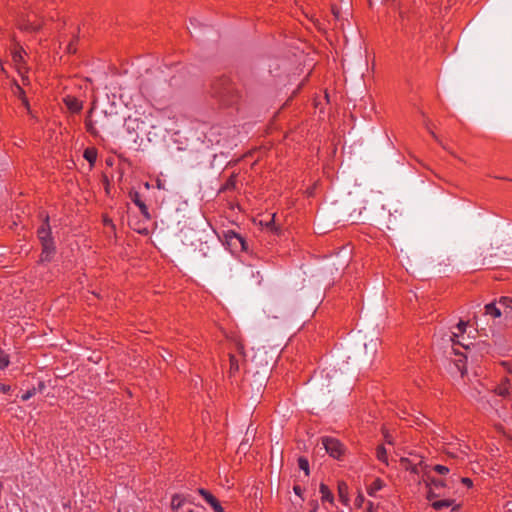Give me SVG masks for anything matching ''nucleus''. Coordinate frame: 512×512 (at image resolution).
Segmentation results:
<instances>
[{"mask_svg":"<svg viewBox=\"0 0 512 512\" xmlns=\"http://www.w3.org/2000/svg\"><path fill=\"white\" fill-rule=\"evenodd\" d=\"M322 445L326 452L333 458H340L344 453V446L335 438L323 437Z\"/></svg>","mask_w":512,"mask_h":512,"instance_id":"1","label":"nucleus"},{"mask_svg":"<svg viewBox=\"0 0 512 512\" xmlns=\"http://www.w3.org/2000/svg\"><path fill=\"white\" fill-rule=\"evenodd\" d=\"M37 236L41 243V246H45V245L49 246V244L55 245L54 239H53L52 233H51V228L49 225V217L48 216H46L45 220L38 228Z\"/></svg>","mask_w":512,"mask_h":512,"instance_id":"2","label":"nucleus"},{"mask_svg":"<svg viewBox=\"0 0 512 512\" xmlns=\"http://www.w3.org/2000/svg\"><path fill=\"white\" fill-rule=\"evenodd\" d=\"M199 493L212 506L215 512H224L218 500L205 489H199Z\"/></svg>","mask_w":512,"mask_h":512,"instance_id":"3","label":"nucleus"},{"mask_svg":"<svg viewBox=\"0 0 512 512\" xmlns=\"http://www.w3.org/2000/svg\"><path fill=\"white\" fill-rule=\"evenodd\" d=\"M64 103L71 112L78 113L82 109V102L76 97L67 96L64 98Z\"/></svg>","mask_w":512,"mask_h":512,"instance_id":"4","label":"nucleus"},{"mask_svg":"<svg viewBox=\"0 0 512 512\" xmlns=\"http://www.w3.org/2000/svg\"><path fill=\"white\" fill-rule=\"evenodd\" d=\"M56 252V247L55 245H50L47 246H42V252H41V255H40V262L41 263H46V262H50L52 259H53V256Z\"/></svg>","mask_w":512,"mask_h":512,"instance_id":"5","label":"nucleus"},{"mask_svg":"<svg viewBox=\"0 0 512 512\" xmlns=\"http://www.w3.org/2000/svg\"><path fill=\"white\" fill-rule=\"evenodd\" d=\"M384 486V482L376 478L373 480V482L367 487V492L370 496H376V492L381 490Z\"/></svg>","mask_w":512,"mask_h":512,"instance_id":"6","label":"nucleus"},{"mask_svg":"<svg viewBox=\"0 0 512 512\" xmlns=\"http://www.w3.org/2000/svg\"><path fill=\"white\" fill-rule=\"evenodd\" d=\"M485 314L490 315L494 318H498L502 315L501 309L495 305V303H489L485 305Z\"/></svg>","mask_w":512,"mask_h":512,"instance_id":"7","label":"nucleus"},{"mask_svg":"<svg viewBox=\"0 0 512 512\" xmlns=\"http://www.w3.org/2000/svg\"><path fill=\"white\" fill-rule=\"evenodd\" d=\"M338 494L342 502L346 503L348 501V486L345 482H339Z\"/></svg>","mask_w":512,"mask_h":512,"instance_id":"8","label":"nucleus"},{"mask_svg":"<svg viewBox=\"0 0 512 512\" xmlns=\"http://www.w3.org/2000/svg\"><path fill=\"white\" fill-rule=\"evenodd\" d=\"M83 156L91 165H93L95 163V161H96V158H97V152L93 148H87L84 151V155Z\"/></svg>","mask_w":512,"mask_h":512,"instance_id":"9","label":"nucleus"},{"mask_svg":"<svg viewBox=\"0 0 512 512\" xmlns=\"http://www.w3.org/2000/svg\"><path fill=\"white\" fill-rule=\"evenodd\" d=\"M85 127L89 134H91L94 137H97L99 135V131L96 129L94 122L87 118L85 120Z\"/></svg>","mask_w":512,"mask_h":512,"instance_id":"10","label":"nucleus"},{"mask_svg":"<svg viewBox=\"0 0 512 512\" xmlns=\"http://www.w3.org/2000/svg\"><path fill=\"white\" fill-rule=\"evenodd\" d=\"M320 493L322 494V499L326 501H333V495L330 492L329 488L325 484L320 485Z\"/></svg>","mask_w":512,"mask_h":512,"instance_id":"11","label":"nucleus"},{"mask_svg":"<svg viewBox=\"0 0 512 512\" xmlns=\"http://www.w3.org/2000/svg\"><path fill=\"white\" fill-rule=\"evenodd\" d=\"M9 363V355L4 350L0 349V369L3 370L7 368Z\"/></svg>","mask_w":512,"mask_h":512,"instance_id":"12","label":"nucleus"},{"mask_svg":"<svg viewBox=\"0 0 512 512\" xmlns=\"http://www.w3.org/2000/svg\"><path fill=\"white\" fill-rule=\"evenodd\" d=\"M452 504L451 500H439L432 504V507L436 510H440L444 507H449Z\"/></svg>","mask_w":512,"mask_h":512,"instance_id":"13","label":"nucleus"},{"mask_svg":"<svg viewBox=\"0 0 512 512\" xmlns=\"http://www.w3.org/2000/svg\"><path fill=\"white\" fill-rule=\"evenodd\" d=\"M377 458L382 462L388 463L387 451L383 446L377 448Z\"/></svg>","mask_w":512,"mask_h":512,"instance_id":"14","label":"nucleus"},{"mask_svg":"<svg viewBox=\"0 0 512 512\" xmlns=\"http://www.w3.org/2000/svg\"><path fill=\"white\" fill-rule=\"evenodd\" d=\"M498 303L500 306L512 309V298L502 296L499 298Z\"/></svg>","mask_w":512,"mask_h":512,"instance_id":"15","label":"nucleus"},{"mask_svg":"<svg viewBox=\"0 0 512 512\" xmlns=\"http://www.w3.org/2000/svg\"><path fill=\"white\" fill-rule=\"evenodd\" d=\"M299 468L309 475V463L306 458L300 457L298 460Z\"/></svg>","mask_w":512,"mask_h":512,"instance_id":"16","label":"nucleus"},{"mask_svg":"<svg viewBox=\"0 0 512 512\" xmlns=\"http://www.w3.org/2000/svg\"><path fill=\"white\" fill-rule=\"evenodd\" d=\"M183 503V499L180 497V495H174L171 501V508L176 510L181 507Z\"/></svg>","mask_w":512,"mask_h":512,"instance_id":"17","label":"nucleus"},{"mask_svg":"<svg viewBox=\"0 0 512 512\" xmlns=\"http://www.w3.org/2000/svg\"><path fill=\"white\" fill-rule=\"evenodd\" d=\"M378 339H371L369 343L365 342L364 347L366 351H370L371 353H374L376 351Z\"/></svg>","mask_w":512,"mask_h":512,"instance_id":"18","label":"nucleus"},{"mask_svg":"<svg viewBox=\"0 0 512 512\" xmlns=\"http://www.w3.org/2000/svg\"><path fill=\"white\" fill-rule=\"evenodd\" d=\"M238 369H239V364H238L237 359L235 358L234 355H230V372L234 373V372L238 371Z\"/></svg>","mask_w":512,"mask_h":512,"instance_id":"19","label":"nucleus"},{"mask_svg":"<svg viewBox=\"0 0 512 512\" xmlns=\"http://www.w3.org/2000/svg\"><path fill=\"white\" fill-rule=\"evenodd\" d=\"M437 473L441 474V475H445L447 474L450 469L447 467V466H444V465H435L434 468H433Z\"/></svg>","mask_w":512,"mask_h":512,"instance_id":"20","label":"nucleus"},{"mask_svg":"<svg viewBox=\"0 0 512 512\" xmlns=\"http://www.w3.org/2000/svg\"><path fill=\"white\" fill-rule=\"evenodd\" d=\"M35 394H36V389L32 388V389L26 391L24 394H22L21 399H22V401H28Z\"/></svg>","mask_w":512,"mask_h":512,"instance_id":"21","label":"nucleus"},{"mask_svg":"<svg viewBox=\"0 0 512 512\" xmlns=\"http://www.w3.org/2000/svg\"><path fill=\"white\" fill-rule=\"evenodd\" d=\"M13 60L16 62V63H20L21 61H23V51L19 50V51H15L13 53Z\"/></svg>","mask_w":512,"mask_h":512,"instance_id":"22","label":"nucleus"},{"mask_svg":"<svg viewBox=\"0 0 512 512\" xmlns=\"http://www.w3.org/2000/svg\"><path fill=\"white\" fill-rule=\"evenodd\" d=\"M431 481V484L435 487V488H441V487H445L446 484L443 480H438V479H430Z\"/></svg>","mask_w":512,"mask_h":512,"instance_id":"23","label":"nucleus"},{"mask_svg":"<svg viewBox=\"0 0 512 512\" xmlns=\"http://www.w3.org/2000/svg\"><path fill=\"white\" fill-rule=\"evenodd\" d=\"M134 202L136 203V205L139 206V208L141 209L142 213L147 215V207L144 205L143 202H141L140 200L138 199H135Z\"/></svg>","mask_w":512,"mask_h":512,"instance_id":"24","label":"nucleus"},{"mask_svg":"<svg viewBox=\"0 0 512 512\" xmlns=\"http://www.w3.org/2000/svg\"><path fill=\"white\" fill-rule=\"evenodd\" d=\"M0 391H1L3 394H8V393H10V391H11V386H10V385H6V384H1V383H0Z\"/></svg>","mask_w":512,"mask_h":512,"instance_id":"25","label":"nucleus"},{"mask_svg":"<svg viewBox=\"0 0 512 512\" xmlns=\"http://www.w3.org/2000/svg\"><path fill=\"white\" fill-rule=\"evenodd\" d=\"M467 326V322L465 321H460L457 325V328L460 332H464L465 331V328Z\"/></svg>","mask_w":512,"mask_h":512,"instance_id":"26","label":"nucleus"},{"mask_svg":"<svg viewBox=\"0 0 512 512\" xmlns=\"http://www.w3.org/2000/svg\"><path fill=\"white\" fill-rule=\"evenodd\" d=\"M461 481L463 484H465L468 487H470L472 485V480L469 478H462Z\"/></svg>","mask_w":512,"mask_h":512,"instance_id":"27","label":"nucleus"},{"mask_svg":"<svg viewBox=\"0 0 512 512\" xmlns=\"http://www.w3.org/2000/svg\"><path fill=\"white\" fill-rule=\"evenodd\" d=\"M504 508H505L506 512H512V502L511 501L507 502L505 504Z\"/></svg>","mask_w":512,"mask_h":512,"instance_id":"28","label":"nucleus"},{"mask_svg":"<svg viewBox=\"0 0 512 512\" xmlns=\"http://www.w3.org/2000/svg\"><path fill=\"white\" fill-rule=\"evenodd\" d=\"M498 393L500 395H502V396H505V395L508 394V389L507 388H500Z\"/></svg>","mask_w":512,"mask_h":512,"instance_id":"29","label":"nucleus"},{"mask_svg":"<svg viewBox=\"0 0 512 512\" xmlns=\"http://www.w3.org/2000/svg\"><path fill=\"white\" fill-rule=\"evenodd\" d=\"M294 492L297 494V495H300L301 494V488L299 486H295L294 487Z\"/></svg>","mask_w":512,"mask_h":512,"instance_id":"30","label":"nucleus"},{"mask_svg":"<svg viewBox=\"0 0 512 512\" xmlns=\"http://www.w3.org/2000/svg\"><path fill=\"white\" fill-rule=\"evenodd\" d=\"M406 468L410 469V470H411L412 472H414V473H417V467H416V465L411 466V467H408V466H407Z\"/></svg>","mask_w":512,"mask_h":512,"instance_id":"31","label":"nucleus"},{"mask_svg":"<svg viewBox=\"0 0 512 512\" xmlns=\"http://www.w3.org/2000/svg\"><path fill=\"white\" fill-rule=\"evenodd\" d=\"M22 101H23V104L25 105V107H26L27 109H29V103H28V100H27L26 98H23V99H22Z\"/></svg>","mask_w":512,"mask_h":512,"instance_id":"32","label":"nucleus"},{"mask_svg":"<svg viewBox=\"0 0 512 512\" xmlns=\"http://www.w3.org/2000/svg\"><path fill=\"white\" fill-rule=\"evenodd\" d=\"M386 442L392 444V438L388 435L385 436Z\"/></svg>","mask_w":512,"mask_h":512,"instance_id":"33","label":"nucleus"},{"mask_svg":"<svg viewBox=\"0 0 512 512\" xmlns=\"http://www.w3.org/2000/svg\"><path fill=\"white\" fill-rule=\"evenodd\" d=\"M155 183H156V187H157V188H160V178H158V177H157V178L155 179Z\"/></svg>","mask_w":512,"mask_h":512,"instance_id":"34","label":"nucleus"},{"mask_svg":"<svg viewBox=\"0 0 512 512\" xmlns=\"http://www.w3.org/2000/svg\"><path fill=\"white\" fill-rule=\"evenodd\" d=\"M401 462L404 463V464H408L409 463V460L407 458H402L401 459Z\"/></svg>","mask_w":512,"mask_h":512,"instance_id":"35","label":"nucleus"},{"mask_svg":"<svg viewBox=\"0 0 512 512\" xmlns=\"http://www.w3.org/2000/svg\"><path fill=\"white\" fill-rule=\"evenodd\" d=\"M434 497H435V494H434V493L430 492V493L428 494V498H429V499H432V498H434Z\"/></svg>","mask_w":512,"mask_h":512,"instance_id":"36","label":"nucleus"},{"mask_svg":"<svg viewBox=\"0 0 512 512\" xmlns=\"http://www.w3.org/2000/svg\"><path fill=\"white\" fill-rule=\"evenodd\" d=\"M363 500H364V499H363V497H358V498H357V502H358V504L360 505V503H362V502H363Z\"/></svg>","mask_w":512,"mask_h":512,"instance_id":"37","label":"nucleus"},{"mask_svg":"<svg viewBox=\"0 0 512 512\" xmlns=\"http://www.w3.org/2000/svg\"><path fill=\"white\" fill-rule=\"evenodd\" d=\"M372 508H373V503H369V508H368V512H372Z\"/></svg>","mask_w":512,"mask_h":512,"instance_id":"38","label":"nucleus"},{"mask_svg":"<svg viewBox=\"0 0 512 512\" xmlns=\"http://www.w3.org/2000/svg\"><path fill=\"white\" fill-rule=\"evenodd\" d=\"M274 217H275V215H273V217H272V219H271V221H270V222H267V223H266V226H270V225L272 224V222H273V220H274Z\"/></svg>","mask_w":512,"mask_h":512,"instance_id":"39","label":"nucleus"},{"mask_svg":"<svg viewBox=\"0 0 512 512\" xmlns=\"http://www.w3.org/2000/svg\"><path fill=\"white\" fill-rule=\"evenodd\" d=\"M40 27L38 25H32L31 29L38 30Z\"/></svg>","mask_w":512,"mask_h":512,"instance_id":"40","label":"nucleus"},{"mask_svg":"<svg viewBox=\"0 0 512 512\" xmlns=\"http://www.w3.org/2000/svg\"><path fill=\"white\" fill-rule=\"evenodd\" d=\"M451 340H452L453 342H456L457 344H460V341H459V340H457V338H451Z\"/></svg>","mask_w":512,"mask_h":512,"instance_id":"41","label":"nucleus"},{"mask_svg":"<svg viewBox=\"0 0 512 512\" xmlns=\"http://www.w3.org/2000/svg\"><path fill=\"white\" fill-rule=\"evenodd\" d=\"M451 340H452L453 342H456L457 344H460V341H459V340H457V338H451Z\"/></svg>","mask_w":512,"mask_h":512,"instance_id":"42","label":"nucleus"},{"mask_svg":"<svg viewBox=\"0 0 512 512\" xmlns=\"http://www.w3.org/2000/svg\"><path fill=\"white\" fill-rule=\"evenodd\" d=\"M451 340H452L453 342H456L457 344H460V341H459V340H457V338H451Z\"/></svg>","mask_w":512,"mask_h":512,"instance_id":"43","label":"nucleus"},{"mask_svg":"<svg viewBox=\"0 0 512 512\" xmlns=\"http://www.w3.org/2000/svg\"><path fill=\"white\" fill-rule=\"evenodd\" d=\"M457 367L461 371V374L463 375L464 374V370L459 366V364H457Z\"/></svg>","mask_w":512,"mask_h":512,"instance_id":"44","label":"nucleus"},{"mask_svg":"<svg viewBox=\"0 0 512 512\" xmlns=\"http://www.w3.org/2000/svg\"><path fill=\"white\" fill-rule=\"evenodd\" d=\"M333 14L335 15L336 18L338 17V12L334 8H333Z\"/></svg>","mask_w":512,"mask_h":512,"instance_id":"45","label":"nucleus"},{"mask_svg":"<svg viewBox=\"0 0 512 512\" xmlns=\"http://www.w3.org/2000/svg\"><path fill=\"white\" fill-rule=\"evenodd\" d=\"M17 88H18V90L20 91L21 94L24 93V91L21 89V87L18 86Z\"/></svg>","mask_w":512,"mask_h":512,"instance_id":"46","label":"nucleus"},{"mask_svg":"<svg viewBox=\"0 0 512 512\" xmlns=\"http://www.w3.org/2000/svg\"><path fill=\"white\" fill-rule=\"evenodd\" d=\"M475 325H477V316H474Z\"/></svg>","mask_w":512,"mask_h":512,"instance_id":"47","label":"nucleus"},{"mask_svg":"<svg viewBox=\"0 0 512 512\" xmlns=\"http://www.w3.org/2000/svg\"><path fill=\"white\" fill-rule=\"evenodd\" d=\"M456 337H458V335L456 333H453L452 338H456Z\"/></svg>","mask_w":512,"mask_h":512,"instance_id":"48","label":"nucleus"},{"mask_svg":"<svg viewBox=\"0 0 512 512\" xmlns=\"http://www.w3.org/2000/svg\"><path fill=\"white\" fill-rule=\"evenodd\" d=\"M188 512H193L192 510L188 511Z\"/></svg>","mask_w":512,"mask_h":512,"instance_id":"49","label":"nucleus"}]
</instances>
